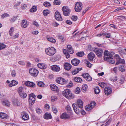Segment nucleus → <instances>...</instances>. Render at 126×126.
<instances>
[{
	"mask_svg": "<svg viewBox=\"0 0 126 126\" xmlns=\"http://www.w3.org/2000/svg\"><path fill=\"white\" fill-rule=\"evenodd\" d=\"M104 55V59L105 60L107 61L112 64L115 63V61L113 60V55L108 50H106L105 51Z\"/></svg>",
	"mask_w": 126,
	"mask_h": 126,
	"instance_id": "nucleus-1",
	"label": "nucleus"
},
{
	"mask_svg": "<svg viewBox=\"0 0 126 126\" xmlns=\"http://www.w3.org/2000/svg\"><path fill=\"white\" fill-rule=\"evenodd\" d=\"M73 109L77 114H79V112L80 110L77 107L80 108L82 109L83 107V102L80 99L78 100L76 104L74 103L72 105Z\"/></svg>",
	"mask_w": 126,
	"mask_h": 126,
	"instance_id": "nucleus-2",
	"label": "nucleus"
},
{
	"mask_svg": "<svg viewBox=\"0 0 126 126\" xmlns=\"http://www.w3.org/2000/svg\"><path fill=\"white\" fill-rule=\"evenodd\" d=\"M63 95L66 98L69 99L73 98L74 97V94L69 89H66L63 92Z\"/></svg>",
	"mask_w": 126,
	"mask_h": 126,
	"instance_id": "nucleus-3",
	"label": "nucleus"
},
{
	"mask_svg": "<svg viewBox=\"0 0 126 126\" xmlns=\"http://www.w3.org/2000/svg\"><path fill=\"white\" fill-rule=\"evenodd\" d=\"M56 50L54 47H50L46 49L45 50L46 53L49 56L53 55L56 52Z\"/></svg>",
	"mask_w": 126,
	"mask_h": 126,
	"instance_id": "nucleus-4",
	"label": "nucleus"
},
{
	"mask_svg": "<svg viewBox=\"0 0 126 126\" xmlns=\"http://www.w3.org/2000/svg\"><path fill=\"white\" fill-rule=\"evenodd\" d=\"M93 50L95 53L97 57L99 58L102 57L103 52V50L101 48L97 47L93 48Z\"/></svg>",
	"mask_w": 126,
	"mask_h": 126,
	"instance_id": "nucleus-5",
	"label": "nucleus"
},
{
	"mask_svg": "<svg viewBox=\"0 0 126 126\" xmlns=\"http://www.w3.org/2000/svg\"><path fill=\"white\" fill-rule=\"evenodd\" d=\"M36 96L33 93L29 94V102L30 104L33 105L35 100Z\"/></svg>",
	"mask_w": 126,
	"mask_h": 126,
	"instance_id": "nucleus-6",
	"label": "nucleus"
},
{
	"mask_svg": "<svg viewBox=\"0 0 126 126\" xmlns=\"http://www.w3.org/2000/svg\"><path fill=\"white\" fill-rule=\"evenodd\" d=\"M62 10L63 11V15L66 16L69 15L70 12V10L66 6H64L62 7Z\"/></svg>",
	"mask_w": 126,
	"mask_h": 126,
	"instance_id": "nucleus-7",
	"label": "nucleus"
},
{
	"mask_svg": "<svg viewBox=\"0 0 126 126\" xmlns=\"http://www.w3.org/2000/svg\"><path fill=\"white\" fill-rule=\"evenodd\" d=\"M30 74L32 76L35 77L37 76L39 71L35 68H31L29 70Z\"/></svg>",
	"mask_w": 126,
	"mask_h": 126,
	"instance_id": "nucleus-8",
	"label": "nucleus"
},
{
	"mask_svg": "<svg viewBox=\"0 0 126 126\" xmlns=\"http://www.w3.org/2000/svg\"><path fill=\"white\" fill-rule=\"evenodd\" d=\"M75 9L77 12H80L82 9V3L81 2H77L75 4Z\"/></svg>",
	"mask_w": 126,
	"mask_h": 126,
	"instance_id": "nucleus-9",
	"label": "nucleus"
},
{
	"mask_svg": "<svg viewBox=\"0 0 126 126\" xmlns=\"http://www.w3.org/2000/svg\"><path fill=\"white\" fill-rule=\"evenodd\" d=\"M56 82L57 83L61 84H63L67 83V81L65 80L63 78H58L56 79Z\"/></svg>",
	"mask_w": 126,
	"mask_h": 126,
	"instance_id": "nucleus-10",
	"label": "nucleus"
},
{
	"mask_svg": "<svg viewBox=\"0 0 126 126\" xmlns=\"http://www.w3.org/2000/svg\"><path fill=\"white\" fill-rule=\"evenodd\" d=\"M55 17L57 21H61L62 20V17L60 13L58 11H57L55 12Z\"/></svg>",
	"mask_w": 126,
	"mask_h": 126,
	"instance_id": "nucleus-11",
	"label": "nucleus"
},
{
	"mask_svg": "<svg viewBox=\"0 0 126 126\" xmlns=\"http://www.w3.org/2000/svg\"><path fill=\"white\" fill-rule=\"evenodd\" d=\"M25 85L27 86H29L31 88H34L35 87V84L32 82H30L29 81H25Z\"/></svg>",
	"mask_w": 126,
	"mask_h": 126,
	"instance_id": "nucleus-12",
	"label": "nucleus"
},
{
	"mask_svg": "<svg viewBox=\"0 0 126 126\" xmlns=\"http://www.w3.org/2000/svg\"><path fill=\"white\" fill-rule=\"evenodd\" d=\"M104 92L105 94L108 95L112 93V89L110 87H105L104 89Z\"/></svg>",
	"mask_w": 126,
	"mask_h": 126,
	"instance_id": "nucleus-13",
	"label": "nucleus"
},
{
	"mask_svg": "<svg viewBox=\"0 0 126 126\" xmlns=\"http://www.w3.org/2000/svg\"><path fill=\"white\" fill-rule=\"evenodd\" d=\"M83 77L86 80L89 81L92 80V77L87 73H85L82 74Z\"/></svg>",
	"mask_w": 126,
	"mask_h": 126,
	"instance_id": "nucleus-14",
	"label": "nucleus"
},
{
	"mask_svg": "<svg viewBox=\"0 0 126 126\" xmlns=\"http://www.w3.org/2000/svg\"><path fill=\"white\" fill-rule=\"evenodd\" d=\"M80 62V60L76 58H74L71 61V63L72 64L75 66H77Z\"/></svg>",
	"mask_w": 126,
	"mask_h": 126,
	"instance_id": "nucleus-15",
	"label": "nucleus"
},
{
	"mask_svg": "<svg viewBox=\"0 0 126 126\" xmlns=\"http://www.w3.org/2000/svg\"><path fill=\"white\" fill-rule=\"evenodd\" d=\"M61 118L64 120L68 119L70 118V116L66 113H63L61 115Z\"/></svg>",
	"mask_w": 126,
	"mask_h": 126,
	"instance_id": "nucleus-16",
	"label": "nucleus"
},
{
	"mask_svg": "<svg viewBox=\"0 0 126 126\" xmlns=\"http://www.w3.org/2000/svg\"><path fill=\"white\" fill-rule=\"evenodd\" d=\"M37 66L40 68L43 69H45L47 67V65L44 63H39Z\"/></svg>",
	"mask_w": 126,
	"mask_h": 126,
	"instance_id": "nucleus-17",
	"label": "nucleus"
},
{
	"mask_svg": "<svg viewBox=\"0 0 126 126\" xmlns=\"http://www.w3.org/2000/svg\"><path fill=\"white\" fill-rule=\"evenodd\" d=\"M95 57V54L93 52H90L88 55V58L90 61H92Z\"/></svg>",
	"mask_w": 126,
	"mask_h": 126,
	"instance_id": "nucleus-18",
	"label": "nucleus"
},
{
	"mask_svg": "<svg viewBox=\"0 0 126 126\" xmlns=\"http://www.w3.org/2000/svg\"><path fill=\"white\" fill-rule=\"evenodd\" d=\"M51 69L56 72H58L60 70V67L57 65H54L51 66Z\"/></svg>",
	"mask_w": 126,
	"mask_h": 126,
	"instance_id": "nucleus-19",
	"label": "nucleus"
},
{
	"mask_svg": "<svg viewBox=\"0 0 126 126\" xmlns=\"http://www.w3.org/2000/svg\"><path fill=\"white\" fill-rule=\"evenodd\" d=\"M64 68L67 70H69L71 68L72 65L70 63H65L64 65Z\"/></svg>",
	"mask_w": 126,
	"mask_h": 126,
	"instance_id": "nucleus-20",
	"label": "nucleus"
},
{
	"mask_svg": "<svg viewBox=\"0 0 126 126\" xmlns=\"http://www.w3.org/2000/svg\"><path fill=\"white\" fill-rule=\"evenodd\" d=\"M22 119L24 120H27L29 119V115L26 112H24L22 117Z\"/></svg>",
	"mask_w": 126,
	"mask_h": 126,
	"instance_id": "nucleus-21",
	"label": "nucleus"
},
{
	"mask_svg": "<svg viewBox=\"0 0 126 126\" xmlns=\"http://www.w3.org/2000/svg\"><path fill=\"white\" fill-rule=\"evenodd\" d=\"M52 118V117L51 114L47 112L46 113L44 116V118L46 119H51Z\"/></svg>",
	"mask_w": 126,
	"mask_h": 126,
	"instance_id": "nucleus-22",
	"label": "nucleus"
},
{
	"mask_svg": "<svg viewBox=\"0 0 126 126\" xmlns=\"http://www.w3.org/2000/svg\"><path fill=\"white\" fill-rule=\"evenodd\" d=\"M82 70V67L80 68H78L77 69H74L73 71L72 72V74L73 75H76L77 74L80 70Z\"/></svg>",
	"mask_w": 126,
	"mask_h": 126,
	"instance_id": "nucleus-23",
	"label": "nucleus"
},
{
	"mask_svg": "<svg viewBox=\"0 0 126 126\" xmlns=\"http://www.w3.org/2000/svg\"><path fill=\"white\" fill-rule=\"evenodd\" d=\"M0 118L2 119H6L8 118L7 114L5 113L0 112Z\"/></svg>",
	"mask_w": 126,
	"mask_h": 126,
	"instance_id": "nucleus-24",
	"label": "nucleus"
},
{
	"mask_svg": "<svg viewBox=\"0 0 126 126\" xmlns=\"http://www.w3.org/2000/svg\"><path fill=\"white\" fill-rule=\"evenodd\" d=\"M27 21L26 20H22L21 24L22 27L24 28L27 27L28 25L27 23Z\"/></svg>",
	"mask_w": 126,
	"mask_h": 126,
	"instance_id": "nucleus-25",
	"label": "nucleus"
},
{
	"mask_svg": "<svg viewBox=\"0 0 126 126\" xmlns=\"http://www.w3.org/2000/svg\"><path fill=\"white\" fill-rule=\"evenodd\" d=\"M67 48L68 52L71 54H72L74 52V50L72 48V46L70 45L67 46Z\"/></svg>",
	"mask_w": 126,
	"mask_h": 126,
	"instance_id": "nucleus-26",
	"label": "nucleus"
},
{
	"mask_svg": "<svg viewBox=\"0 0 126 126\" xmlns=\"http://www.w3.org/2000/svg\"><path fill=\"white\" fill-rule=\"evenodd\" d=\"M13 104L16 106H19L20 105V103L18 99H15L13 100Z\"/></svg>",
	"mask_w": 126,
	"mask_h": 126,
	"instance_id": "nucleus-27",
	"label": "nucleus"
},
{
	"mask_svg": "<svg viewBox=\"0 0 126 126\" xmlns=\"http://www.w3.org/2000/svg\"><path fill=\"white\" fill-rule=\"evenodd\" d=\"M60 58V56L59 55H56L53 57L51 59L52 61V62H55L59 61Z\"/></svg>",
	"mask_w": 126,
	"mask_h": 126,
	"instance_id": "nucleus-28",
	"label": "nucleus"
},
{
	"mask_svg": "<svg viewBox=\"0 0 126 126\" xmlns=\"http://www.w3.org/2000/svg\"><path fill=\"white\" fill-rule=\"evenodd\" d=\"M51 90L53 91H56L58 87L55 84L51 85L50 86Z\"/></svg>",
	"mask_w": 126,
	"mask_h": 126,
	"instance_id": "nucleus-29",
	"label": "nucleus"
},
{
	"mask_svg": "<svg viewBox=\"0 0 126 126\" xmlns=\"http://www.w3.org/2000/svg\"><path fill=\"white\" fill-rule=\"evenodd\" d=\"M74 79L75 81L77 82L81 83L82 81V79L79 77H76L74 78Z\"/></svg>",
	"mask_w": 126,
	"mask_h": 126,
	"instance_id": "nucleus-30",
	"label": "nucleus"
},
{
	"mask_svg": "<svg viewBox=\"0 0 126 126\" xmlns=\"http://www.w3.org/2000/svg\"><path fill=\"white\" fill-rule=\"evenodd\" d=\"M76 55L78 57H82L84 55V53L83 51H80L77 53Z\"/></svg>",
	"mask_w": 126,
	"mask_h": 126,
	"instance_id": "nucleus-31",
	"label": "nucleus"
},
{
	"mask_svg": "<svg viewBox=\"0 0 126 126\" xmlns=\"http://www.w3.org/2000/svg\"><path fill=\"white\" fill-rule=\"evenodd\" d=\"M47 40L51 42L54 43L56 42V41L55 39L52 37H47Z\"/></svg>",
	"mask_w": 126,
	"mask_h": 126,
	"instance_id": "nucleus-32",
	"label": "nucleus"
},
{
	"mask_svg": "<svg viewBox=\"0 0 126 126\" xmlns=\"http://www.w3.org/2000/svg\"><path fill=\"white\" fill-rule=\"evenodd\" d=\"M121 63L122 64L125 63V61L124 60H122L120 58V59H119L117 61V62L116 63L115 65H117L118 64Z\"/></svg>",
	"mask_w": 126,
	"mask_h": 126,
	"instance_id": "nucleus-33",
	"label": "nucleus"
},
{
	"mask_svg": "<svg viewBox=\"0 0 126 126\" xmlns=\"http://www.w3.org/2000/svg\"><path fill=\"white\" fill-rule=\"evenodd\" d=\"M88 86L86 84L83 85L81 88L82 91L83 92H86Z\"/></svg>",
	"mask_w": 126,
	"mask_h": 126,
	"instance_id": "nucleus-34",
	"label": "nucleus"
},
{
	"mask_svg": "<svg viewBox=\"0 0 126 126\" xmlns=\"http://www.w3.org/2000/svg\"><path fill=\"white\" fill-rule=\"evenodd\" d=\"M100 90L98 87H95L94 88V92L96 94H98L100 92Z\"/></svg>",
	"mask_w": 126,
	"mask_h": 126,
	"instance_id": "nucleus-35",
	"label": "nucleus"
},
{
	"mask_svg": "<svg viewBox=\"0 0 126 126\" xmlns=\"http://www.w3.org/2000/svg\"><path fill=\"white\" fill-rule=\"evenodd\" d=\"M50 13V11L48 9L44 10L43 12L44 15L45 16H47Z\"/></svg>",
	"mask_w": 126,
	"mask_h": 126,
	"instance_id": "nucleus-36",
	"label": "nucleus"
},
{
	"mask_svg": "<svg viewBox=\"0 0 126 126\" xmlns=\"http://www.w3.org/2000/svg\"><path fill=\"white\" fill-rule=\"evenodd\" d=\"M43 5L46 7L49 8L51 6L50 3L47 1L45 2L43 4Z\"/></svg>",
	"mask_w": 126,
	"mask_h": 126,
	"instance_id": "nucleus-37",
	"label": "nucleus"
},
{
	"mask_svg": "<svg viewBox=\"0 0 126 126\" xmlns=\"http://www.w3.org/2000/svg\"><path fill=\"white\" fill-rule=\"evenodd\" d=\"M36 6H33L30 9V11L31 12H36L37 10Z\"/></svg>",
	"mask_w": 126,
	"mask_h": 126,
	"instance_id": "nucleus-38",
	"label": "nucleus"
},
{
	"mask_svg": "<svg viewBox=\"0 0 126 126\" xmlns=\"http://www.w3.org/2000/svg\"><path fill=\"white\" fill-rule=\"evenodd\" d=\"M2 104L3 105L9 107L10 106L9 103L8 101L5 100L3 101Z\"/></svg>",
	"mask_w": 126,
	"mask_h": 126,
	"instance_id": "nucleus-39",
	"label": "nucleus"
},
{
	"mask_svg": "<svg viewBox=\"0 0 126 126\" xmlns=\"http://www.w3.org/2000/svg\"><path fill=\"white\" fill-rule=\"evenodd\" d=\"M111 34L107 32H103V36H106L105 37L106 38H109L110 37Z\"/></svg>",
	"mask_w": 126,
	"mask_h": 126,
	"instance_id": "nucleus-40",
	"label": "nucleus"
},
{
	"mask_svg": "<svg viewBox=\"0 0 126 126\" xmlns=\"http://www.w3.org/2000/svg\"><path fill=\"white\" fill-rule=\"evenodd\" d=\"M19 95L20 96L23 98H24L27 96V94L23 92L21 94H20Z\"/></svg>",
	"mask_w": 126,
	"mask_h": 126,
	"instance_id": "nucleus-41",
	"label": "nucleus"
},
{
	"mask_svg": "<svg viewBox=\"0 0 126 126\" xmlns=\"http://www.w3.org/2000/svg\"><path fill=\"white\" fill-rule=\"evenodd\" d=\"M119 70L121 72H124L125 69L124 65H121L119 67Z\"/></svg>",
	"mask_w": 126,
	"mask_h": 126,
	"instance_id": "nucleus-42",
	"label": "nucleus"
},
{
	"mask_svg": "<svg viewBox=\"0 0 126 126\" xmlns=\"http://www.w3.org/2000/svg\"><path fill=\"white\" fill-rule=\"evenodd\" d=\"M37 85L41 87H43L45 85L43 82L41 81L38 82Z\"/></svg>",
	"mask_w": 126,
	"mask_h": 126,
	"instance_id": "nucleus-43",
	"label": "nucleus"
},
{
	"mask_svg": "<svg viewBox=\"0 0 126 126\" xmlns=\"http://www.w3.org/2000/svg\"><path fill=\"white\" fill-rule=\"evenodd\" d=\"M53 3L55 5H59L60 4L61 2L59 0H54Z\"/></svg>",
	"mask_w": 126,
	"mask_h": 126,
	"instance_id": "nucleus-44",
	"label": "nucleus"
},
{
	"mask_svg": "<svg viewBox=\"0 0 126 126\" xmlns=\"http://www.w3.org/2000/svg\"><path fill=\"white\" fill-rule=\"evenodd\" d=\"M66 109L67 110L68 112L69 113H72V111L71 110V108L69 106H67L66 107Z\"/></svg>",
	"mask_w": 126,
	"mask_h": 126,
	"instance_id": "nucleus-45",
	"label": "nucleus"
},
{
	"mask_svg": "<svg viewBox=\"0 0 126 126\" xmlns=\"http://www.w3.org/2000/svg\"><path fill=\"white\" fill-rule=\"evenodd\" d=\"M18 91L19 94L23 93V88L22 87H20L18 90Z\"/></svg>",
	"mask_w": 126,
	"mask_h": 126,
	"instance_id": "nucleus-46",
	"label": "nucleus"
},
{
	"mask_svg": "<svg viewBox=\"0 0 126 126\" xmlns=\"http://www.w3.org/2000/svg\"><path fill=\"white\" fill-rule=\"evenodd\" d=\"M36 113L39 114H41L42 112V110L40 109L39 108H37L36 109Z\"/></svg>",
	"mask_w": 126,
	"mask_h": 126,
	"instance_id": "nucleus-47",
	"label": "nucleus"
},
{
	"mask_svg": "<svg viewBox=\"0 0 126 126\" xmlns=\"http://www.w3.org/2000/svg\"><path fill=\"white\" fill-rule=\"evenodd\" d=\"M14 30V28L13 27H11L9 32V34L11 36H12V32H13V31Z\"/></svg>",
	"mask_w": 126,
	"mask_h": 126,
	"instance_id": "nucleus-48",
	"label": "nucleus"
},
{
	"mask_svg": "<svg viewBox=\"0 0 126 126\" xmlns=\"http://www.w3.org/2000/svg\"><path fill=\"white\" fill-rule=\"evenodd\" d=\"M52 109L53 112L55 114H56L57 112V109L55 106H53Z\"/></svg>",
	"mask_w": 126,
	"mask_h": 126,
	"instance_id": "nucleus-49",
	"label": "nucleus"
},
{
	"mask_svg": "<svg viewBox=\"0 0 126 126\" xmlns=\"http://www.w3.org/2000/svg\"><path fill=\"white\" fill-rule=\"evenodd\" d=\"M6 46L3 43H0V50H1L5 48Z\"/></svg>",
	"mask_w": 126,
	"mask_h": 126,
	"instance_id": "nucleus-50",
	"label": "nucleus"
},
{
	"mask_svg": "<svg viewBox=\"0 0 126 126\" xmlns=\"http://www.w3.org/2000/svg\"><path fill=\"white\" fill-rule=\"evenodd\" d=\"M91 107H92V109L96 105V103H95V102L93 101L91 102V103L89 104Z\"/></svg>",
	"mask_w": 126,
	"mask_h": 126,
	"instance_id": "nucleus-51",
	"label": "nucleus"
},
{
	"mask_svg": "<svg viewBox=\"0 0 126 126\" xmlns=\"http://www.w3.org/2000/svg\"><path fill=\"white\" fill-rule=\"evenodd\" d=\"M95 36L98 37H101L102 36H103V32L98 33L96 35H95Z\"/></svg>",
	"mask_w": 126,
	"mask_h": 126,
	"instance_id": "nucleus-52",
	"label": "nucleus"
},
{
	"mask_svg": "<svg viewBox=\"0 0 126 126\" xmlns=\"http://www.w3.org/2000/svg\"><path fill=\"white\" fill-rule=\"evenodd\" d=\"M92 109V107H91V106H90V105H89L87 107L86 106L85 107V109L86 110H87L88 111H90L91 109Z\"/></svg>",
	"mask_w": 126,
	"mask_h": 126,
	"instance_id": "nucleus-53",
	"label": "nucleus"
},
{
	"mask_svg": "<svg viewBox=\"0 0 126 126\" xmlns=\"http://www.w3.org/2000/svg\"><path fill=\"white\" fill-rule=\"evenodd\" d=\"M80 90L79 87H77L76 88L75 90V92L76 94H78L80 92Z\"/></svg>",
	"mask_w": 126,
	"mask_h": 126,
	"instance_id": "nucleus-54",
	"label": "nucleus"
},
{
	"mask_svg": "<svg viewBox=\"0 0 126 126\" xmlns=\"http://www.w3.org/2000/svg\"><path fill=\"white\" fill-rule=\"evenodd\" d=\"M109 26L111 27L112 28L114 29H116L117 28V26L113 24H111L109 25Z\"/></svg>",
	"mask_w": 126,
	"mask_h": 126,
	"instance_id": "nucleus-55",
	"label": "nucleus"
},
{
	"mask_svg": "<svg viewBox=\"0 0 126 126\" xmlns=\"http://www.w3.org/2000/svg\"><path fill=\"white\" fill-rule=\"evenodd\" d=\"M86 63L88 67L89 68H90L92 66V64L90 62L88 61H87L86 62Z\"/></svg>",
	"mask_w": 126,
	"mask_h": 126,
	"instance_id": "nucleus-56",
	"label": "nucleus"
},
{
	"mask_svg": "<svg viewBox=\"0 0 126 126\" xmlns=\"http://www.w3.org/2000/svg\"><path fill=\"white\" fill-rule=\"evenodd\" d=\"M71 18L73 20L76 21L78 17L77 16H73Z\"/></svg>",
	"mask_w": 126,
	"mask_h": 126,
	"instance_id": "nucleus-57",
	"label": "nucleus"
},
{
	"mask_svg": "<svg viewBox=\"0 0 126 126\" xmlns=\"http://www.w3.org/2000/svg\"><path fill=\"white\" fill-rule=\"evenodd\" d=\"M72 82L71 81H70L69 84L67 85L66 87L68 88H70L72 86Z\"/></svg>",
	"mask_w": 126,
	"mask_h": 126,
	"instance_id": "nucleus-58",
	"label": "nucleus"
},
{
	"mask_svg": "<svg viewBox=\"0 0 126 126\" xmlns=\"http://www.w3.org/2000/svg\"><path fill=\"white\" fill-rule=\"evenodd\" d=\"M125 78H121L120 79V82H119L121 84H123V83L124 82L125 80Z\"/></svg>",
	"mask_w": 126,
	"mask_h": 126,
	"instance_id": "nucleus-59",
	"label": "nucleus"
},
{
	"mask_svg": "<svg viewBox=\"0 0 126 126\" xmlns=\"http://www.w3.org/2000/svg\"><path fill=\"white\" fill-rule=\"evenodd\" d=\"M19 64L21 65H25V63L22 61H20L18 62Z\"/></svg>",
	"mask_w": 126,
	"mask_h": 126,
	"instance_id": "nucleus-60",
	"label": "nucleus"
},
{
	"mask_svg": "<svg viewBox=\"0 0 126 126\" xmlns=\"http://www.w3.org/2000/svg\"><path fill=\"white\" fill-rule=\"evenodd\" d=\"M16 72L15 70H14L12 71L11 73V75L13 77H15L16 75Z\"/></svg>",
	"mask_w": 126,
	"mask_h": 126,
	"instance_id": "nucleus-61",
	"label": "nucleus"
},
{
	"mask_svg": "<svg viewBox=\"0 0 126 126\" xmlns=\"http://www.w3.org/2000/svg\"><path fill=\"white\" fill-rule=\"evenodd\" d=\"M56 99V96H52L51 98V101L52 102H54V101L55 100V99Z\"/></svg>",
	"mask_w": 126,
	"mask_h": 126,
	"instance_id": "nucleus-62",
	"label": "nucleus"
},
{
	"mask_svg": "<svg viewBox=\"0 0 126 126\" xmlns=\"http://www.w3.org/2000/svg\"><path fill=\"white\" fill-rule=\"evenodd\" d=\"M105 84V83L104 82L100 83L99 84V85L102 87H104V86Z\"/></svg>",
	"mask_w": 126,
	"mask_h": 126,
	"instance_id": "nucleus-63",
	"label": "nucleus"
},
{
	"mask_svg": "<svg viewBox=\"0 0 126 126\" xmlns=\"http://www.w3.org/2000/svg\"><path fill=\"white\" fill-rule=\"evenodd\" d=\"M12 81V84L13 85H17L18 83L17 82L14 80H13Z\"/></svg>",
	"mask_w": 126,
	"mask_h": 126,
	"instance_id": "nucleus-64",
	"label": "nucleus"
}]
</instances>
